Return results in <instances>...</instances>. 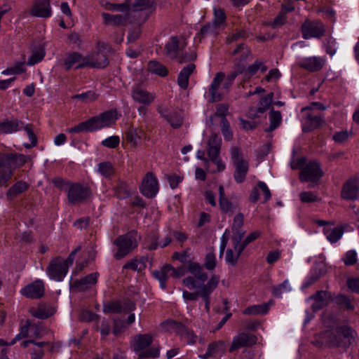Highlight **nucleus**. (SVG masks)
I'll return each mask as SVG.
<instances>
[{
	"label": "nucleus",
	"mask_w": 359,
	"mask_h": 359,
	"mask_svg": "<svg viewBox=\"0 0 359 359\" xmlns=\"http://www.w3.org/2000/svg\"><path fill=\"white\" fill-rule=\"evenodd\" d=\"M118 119L116 109L104 111L97 116L81 122L76 126L67 129L69 133H91L104 128L110 127Z\"/></svg>",
	"instance_id": "1"
},
{
	"label": "nucleus",
	"mask_w": 359,
	"mask_h": 359,
	"mask_svg": "<svg viewBox=\"0 0 359 359\" xmlns=\"http://www.w3.org/2000/svg\"><path fill=\"white\" fill-rule=\"evenodd\" d=\"M330 339L327 344L329 347H339L346 349L355 344L356 331L348 325L339 326L335 333H328Z\"/></svg>",
	"instance_id": "2"
},
{
	"label": "nucleus",
	"mask_w": 359,
	"mask_h": 359,
	"mask_svg": "<svg viewBox=\"0 0 359 359\" xmlns=\"http://www.w3.org/2000/svg\"><path fill=\"white\" fill-rule=\"evenodd\" d=\"M152 342V337L149 334H140L134 337L132 348L135 352L139 353L138 359L158 358L159 356V349L158 348H147Z\"/></svg>",
	"instance_id": "3"
},
{
	"label": "nucleus",
	"mask_w": 359,
	"mask_h": 359,
	"mask_svg": "<svg viewBox=\"0 0 359 359\" xmlns=\"http://www.w3.org/2000/svg\"><path fill=\"white\" fill-rule=\"evenodd\" d=\"M137 232L135 230L118 236L114 241V245L117 248V251L114 255V257L118 260L121 259L137 248Z\"/></svg>",
	"instance_id": "4"
},
{
	"label": "nucleus",
	"mask_w": 359,
	"mask_h": 359,
	"mask_svg": "<svg viewBox=\"0 0 359 359\" xmlns=\"http://www.w3.org/2000/svg\"><path fill=\"white\" fill-rule=\"evenodd\" d=\"M65 191L67 193L68 202L72 205L84 203L91 195L90 189L88 187L79 183L69 184V187L65 188Z\"/></svg>",
	"instance_id": "5"
},
{
	"label": "nucleus",
	"mask_w": 359,
	"mask_h": 359,
	"mask_svg": "<svg viewBox=\"0 0 359 359\" xmlns=\"http://www.w3.org/2000/svg\"><path fill=\"white\" fill-rule=\"evenodd\" d=\"M231 156L235 166L234 179L240 184L245 181V176L248 172V162L243 159L242 153L237 147L231 149Z\"/></svg>",
	"instance_id": "6"
},
{
	"label": "nucleus",
	"mask_w": 359,
	"mask_h": 359,
	"mask_svg": "<svg viewBox=\"0 0 359 359\" xmlns=\"http://www.w3.org/2000/svg\"><path fill=\"white\" fill-rule=\"evenodd\" d=\"M302 36L304 39L310 38H320L325 33V28L323 23L320 20L311 21L309 20L302 25Z\"/></svg>",
	"instance_id": "7"
},
{
	"label": "nucleus",
	"mask_w": 359,
	"mask_h": 359,
	"mask_svg": "<svg viewBox=\"0 0 359 359\" xmlns=\"http://www.w3.org/2000/svg\"><path fill=\"white\" fill-rule=\"evenodd\" d=\"M323 175L320 163L317 161H310L301 170L299 180L305 182H316L320 179Z\"/></svg>",
	"instance_id": "8"
},
{
	"label": "nucleus",
	"mask_w": 359,
	"mask_h": 359,
	"mask_svg": "<svg viewBox=\"0 0 359 359\" xmlns=\"http://www.w3.org/2000/svg\"><path fill=\"white\" fill-rule=\"evenodd\" d=\"M67 266L61 262V257H57L50 262L46 269L48 276L55 280L62 281L67 273Z\"/></svg>",
	"instance_id": "9"
},
{
	"label": "nucleus",
	"mask_w": 359,
	"mask_h": 359,
	"mask_svg": "<svg viewBox=\"0 0 359 359\" xmlns=\"http://www.w3.org/2000/svg\"><path fill=\"white\" fill-rule=\"evenodd\" d=\"M219 282V277L217 275H212L206 284H203L201 288L200 297L205 302V309L206 312L210 311V294L217 288Z\"/></svg>",
	"instance_id": "10"
},
{
	"label": "nucleus",
	"mask_w": 359,
	"mask_h": 359,
	"mask_svg": "<svg viewBox=\"0 0 359 359\" xmlns=\"http://www.w3.org/2000/svg\"><path fill=\"white\" fill-rule=\"evenodd\" d=\"M158 191V181L155 175L152 172H147L144 177L142 187V194L147 198L154 197Z\"/></svg>",
	"instance_id": "11"
},
{
	"label": "nucleus",
	"mask_w": 359,
	"mask_h": 359,
	"mask_svg": "<svg viewBox=\"0 0 359 359\" xmlns=\"http://www.w3.org/2000/svg\"><path fill=\"white\" fill-rule=\"evenodd\" d=\"M161 116L166 120L174 129L180 128L183 124L182 111L180 110L170 111L167 109L158 108Z\"/></svg>",
	"instance_id": "12"
},
{
	"label": "nucleus",
	"mask_w": 359,
	"mask_h": 359,
	"mask_svg": "<svg viewBox=\"0 0 359 359\" xmlns=\"http://www.w3.org/2000/svg\"><path fill=\"white\" fill-rule=\"evenodd\" d=\"M341 197L345 200L353 201L359 198V180L351 178L343 185Z\"/></svg>",
	"instance_id": "13"
},
{
	"label": "nucleus",
	"mask_w": 359,
	"mask_h": 359,
	"mask_svg": "<svg viewBox=\"0 0 359 359\" xmlns=\"http://www.w3.org/2000/svg\"><path fill=\"white\" fill-rule=\"evenodd\" d=\"M257 340V337L254 334L245 332L240 333L233 338L229 352L232 353L242 347L251 346L256 344Z\"/></svg>",
	"instance_id": "14"
},
{
	"label": "nucleus",
	"mask_w": 359,
	"mask_h": 359,
	"mask_svg": "<svg viewBox=\"0 0 359 359\" xmlns=\"http://www.w3.org/2000/svg\"><path fill=\"white\" fill-rule=\"evenodd\" d=\"M21 293L27 298H41L44 294V285L43 281L41 280H35L23 287L21 290Z\"/></svg>",
	"instance_id": "15"
},
{
	"label": "nucleus",
	"mask_w": 359,
	"mask_h": 359,
	"mask_svg": "<svg viewBox=\"0 0 359 359\" xmlns=\"http://www.w3.org/2000/svg\"><path fill=\"white\" fill-rule=\"evenodd\" d=\"M33 16L39 18H49L51 15L52 11L50 0H35L34 5L30 11Z\"/></svg>",
	"instance_id": "16"
},
{
	"label": "nucleus",
	"mask_w": 359,
	"mask_h": 359,
	"mask_svg": "<svg viewBox=\"0 0 359 359\" xmlns=\"http://www.w3.org/2000/svg\"><path fill=\"white\" fill-rule=\"evenodd\" d=\"M224 78L225 74L223 72H217L215 74L209 88L211 102H216L222 100L223 93L219 92V88Z\"/></svg>",
	"instance_id": "17"
},
{
	"label": "nucleus",
	"mask_w": 359,
	"mask_h": 359,
	"mask_svg": "<svg viewBox=\"0 0 359 359\" xmlns=\"http://www.w3.org/2000/svg\"><path fill=\"white\" fill-rule=\"evenodd\" d=\"M131 95L135 102L144 106L150 105L154 101L156 97L154 94L151 93L139 86H135L133 88Z\"/></svg>",
	"instance_id": "18"
},
{
	"label": "nucleus",
	"mask_w": 359,
	"mask_h": 359,
	"mask_svg": "<svg viewBox=\"0 0 359 359\" xmlns=\"http://www.w3.org/2000/svg\"><path fill=\"white\" fill-rule=\"evenodd\" d=\"M325 60L320 57H309L302 59L299 66L309 72H316L320 71L325 65Z\"/></svg>",
	"instance_id": "19"
},
{
	"label": "nucleus",
	"mask_w": 359,
	"mask_h": 359,
	"mask_svg": "<svg viewBox=\"0 0 359 359\" xmlns=\"http://www.w3.org/2000/svg\"><path fill=\"white\" fill-rule=\"evenodd\" d=\"M330 297L331 293L325 290L317 291L315 294L310 296L309 299L314 301L311 305L312 311L316 312L326 306L328 304L327 299Z\"/></svg>",
	"instance_id": "20"
},
{
	"label": "nucleus",
	"mask_w": 359,
	"mask_h": 359,
	"mask_svg": "<svg viewBox=\"0 0 359 359\" xmlns=\"http://www.w3.org/2000/svg\"><path fill=\"white\" fill-rule=\"evenodd\" d=\"M24 127V123L18 118L6 119L0 123V133L7 134L20 130Z\"/></svg>",
	"instance_id": "21"
},
{
	"label": "nucleus",
	"mask_w": 359,
	"mask_h": 359,
	"mask_svg": "<svg viewBox=\"0 0 359 359\" xmlns=\"http://www.w3.org/2000/svg\"><path fill=\"white\" fill-rule=\"evenodd\" d=\"M222 139L217 133H212L207 142V152L209 157L219 155Z\"/></svg>",
	"instance_id": "22"
},
{
	"label": "nucleus",
	"mask_w": 359,
	"mask_h": 359,
	"mask_svg": "<svg viewBox=\"0 0 359 359\" xmlns=\"http://www.w3.org/2000/svg\"><path fill=\"white\" fill-rule=\"evenodd\" d=\"M98 273H92L74 282V287L80 291H85L97 283Z\"/></svg>",
	"instance_id": "23"
},
{
	"label": "nucleus",
	"mask_w": 359,
	"mask_h": 359,
	"mask_svg": "<svg viewBox=\"0 0 359 359\" xmlns=\"http://www.w3.org/2000/svg\"><path fill=\"white\" fill-rule=\"evenodd\" d=\"M29 188V184L22 180L16 182L6 192L8 200L12 201L22 193L27 191Z\"/></svg>",
	"instance_id": "24"
},
{
	"label": "nucleus",
	"mask_w": 359,
	"mask_h": 359,
	"mask_svg": "<svg viewBox=\"0 0 359 359\" xmlns=\"http://www.w3.org/2000/svg\"><path fill=\"white\" fill-rule=\"evenodd\" d=\"M195 68L194 64L189 63L181 70L177 78V83L181 88L185 90L188 88L189 76Z\"/></svg>",
	"instance_id": "25"
},
{
	"label": "nucleus",
	"mask_w": 359,
	"mask_h": 359,
	"mask_svg": "<svg viewBox=\"0 0 359 359\" xmlns=\"http://www.w3.org/2000/svg\"><path fill=\"white\" fill-rule=\"evenodd\" d=\"M306 118L307 121L302 127V130L304 133L313 131L320 127L324 122V118L322 115H312L309 114Z\"/></svg>",
	"instance_id": "26"
},
{
	"label": "nucleus",
	"mask_w": 359,
	"mask_h": 359,
	"mask_svg": "<svg viewBox=\"0 0 359 359\" xmlns=\"http://www.w3.org/2000/svg\"><path fill=\"white\" fill-rule=\"evenodd\" d=\"M144 135V133L141 129L133 126L129 127L126 132V140L135 147L140 144Z\"/></svg>",
	"instance_id": "27"
},
{
	"label": "nucleus",
	"mask_w": 359,
	"mask_h": 359,
	"mask_svg": "<svg viewBox=\"0 0 359 359\" xmlns=\"http://www.w3.org/2000/svg\"><path fill=\"white\" fill-rule=\"evenodd\" d=\"M102 17L105 24L114 26H124L127 21L126 18L120 14L111 15L108 13H102Z\"/></svg>",
	"instance_id": "28"
},
{
	"label": "nucleus",
	"mask_w": 359,
	"mask_h": 359,
	"mask_svg": "<svg viewBox=\"0 0 359 359\" xmlns=\"http://www.w3.org/2000/svg\"><path fill=\"white\" fill-rule=\"evenodd\" d=\"M188 269L189 272L194 276L196 280L203 283L208 280V273L203 271V268L198 263H189Z\"/></svg>",
	"instance_id": "29"
},
{
	"label": "nucleus",
	"mask_w": 359,
	"mask_h": 359,
	"mask_svg": "<svg viewBox=\"0 0 359 359\" xmlns=\"http://www.w3.org/2000/svg\"><path fill=\"white\" fill-rule=\"evenodd\" d=\"M114 194L119 199H125L131 195L130 188L123 181L118 180L114 187Z\"/></svg>",
	"instance_id": "30"
},
{
	"label": "nucleus",
	"mask_w": 359,
	"mask_h": 359,
	"mask_svg": "<svg viewBox=\"0 0 359 359\" xmlns=\"http://www.w3.org/2000/svg\"><path fill=\"white\" fill-rule=\"evenodd\" d=\"M226 344L224 341L218 340L210 343L208 346V349L213 356L215 358L218 355H222L226 349Z\"/></svg>",
	"instance_id": "31"
},
{
	"label": "nucleus",
	"mask_w": 359,
	"mask_h": 359,
	"mask_svg": "<svg viewBox=\"0 0 359 359\" xmlns=\"http://www.w3.org/2000/svg\"><path fill=\"white\" fill-rule=\"evenodd\" d=\"M269 120L270 126L269 128L265 129V131L267 133L274 130L280 126L282 121L280 111H275L273 109H272L269 112Z\"/></svg>",
	"instance_id": "32"
},
{
	"label": "nucleus",
	"mask_w": 359,
	"mask_h": 359,
	"mask_svg": "<svg viewBox=\"0 0 359 359\" xmlns=\"http://www.w3.org/2000/svg\"><path fill=\"white\" fill-rule=\"evenodd\" d=\"M219 205L222 212L232 216L237 210L238 205L230 201L228 198L219 200Z\"/></svg>",
	"instance_id": "33"
},
{
	"label": "nucleus",
	"mask_w": 359,
	"mask_h": 359,
	"mask_svg": "<svg viewBox=\"0 0 359 359\" xmlns=\"http://www.w3.org/2000/svg\"><path fill=\"white\" fill-rule=\"evenodd\" d=\"M343 233L342 227L324 229V233L326 235L327 239L332 243H337L342 236Z\"/></svg>",
	"instance_id": "34"
},
{
	"label": "nucleus",
	"mask_w": 359,
	"mask_h": 359,
	"mask_svg": "<svg viewBox=\"0 0 359 359\" xmlns=\"http://www.w3.org/2000/svg\"><path fill=\"white\" fill-rule=\"evenodd\" d=\"M269 310V305L264 303L248 306L243 311V313L245 315L266 314Z\"/></svg>",
	"instance_id": "35"
},
{
	"label": "nucleus",
	"mask_w": 359,
	"mask_h": 359,
	"mask_svg": "<svg viewBox=\"0 0 359 359\" xmlns=\"http://www.w3.org/2000/svg\"><path fill=\"white\" fill-rule=\"evenodd\" d=\"M148 69L151 73L163 77L167 76L168 73L165 66L156 60H152L149 62Z\"/></svg>",
	"instance_id": "36"
},
{
	"label": "nucleus",
	"mask_w": 359,
	"mask_h": 359,
	"mask_svg": "<svg viewBox=\"0 0 359 359\" xmlns=\"http://www.w3.org/2000/svg\"><path fill=\"white\" fill-rule=\"evenodd\" d=\"M46 52L43 46H39L36 48H34L32 51V55L29 57L27 60V65L32 66L40 61H41L45 57Z\"/></svg>",
	"instance_id": "37"
},
{
	"label": "nucleus",
	"mask_w": 359,
	"mask_h": 359,
	"mask_svg": "<svg viewBox=\"0 0 359 359\" xmlns=\"http://www.w3.org/2000/svg\"><path fill=\"white\" fill-rule=\"evenodd\" d=\"M163 324L167 326L169 330L173 331L177 334H179L182 337L183 336L184 332L187 331V329L188 328L182 323L173 320H168L165 321Z\"/></svg>",
	"instance_id": "38"
},
{
	"label": "nucleus",
	"mask_w": 359,
	"mask_h": 359,
	"mask_svg": "<svg viewBox=\"0 0 359 359\" xmlns=\"http://www.w3.org/2000/svg\"><path fill=\"white\" fill-rule=\"evenodd\" d=\"M219 27L218 26H216L212 22L208 23L202 27L198 33V36L200 37V39L208 35H212L215 36L219 34Z\"/></svg>",
	"instance_id": "39"
},
{
	"label": "nucleus",
	"mask_w": 359,
	"mask_h": 359,
	"mask_svg": "<svg viewBox=\"0 0 359 359\" xmlns=\"http://www.w3.org/2000/svg\"><path fill=\"white\" fill-rule=\"evenodd\" d=\"M335 303L341 308L348 310L353 311L355 309L351 299L343 294H338L334 298Z\"/></svg>",
	"instance_id": "40"
},
{
	"label": "nucleus",
	"mask_w": 359,
	"mask_h": 359,
	"mask_svg": "<svg viewBox=\"0 0 359 359\" xmlns=\"http://www.w3.org/2000/svg\"><path fill=\"white\" fill-rule=\"evenodd\" d=\"M22 128H24V130H25V132L27 133V134L29 137V139L31 141L30 144L25 143L24 147L26 149H31L34 147H36L38 143V140H37L36 135L34 133L33 125L32 124H26V125L24 124V127Z\"/></svg>",
	"instance_id": "41"
},
{
	"label": "nucleus",
	"mask_w": 359,
	"mask_h": 359,
	"mask_svg": "<svg viewBox=\"0 0 359 359\" xmlns=\"http://www.w3.org/2000/svg\"><path fill=\"white\" fill-rule=\"evenodd\" d=\"M97 171L106 178L111 177L115 172L114 166L109 161L100 163L98 164Z\"/></svg>",
	"instance_id": "42"
},
{
	"label": "nucleus",
	"mask_w": 359,
	"mask_h": 359,
	"mask_svg": "<svg viewBox=\"0 0 359 359\" xmlns=\"http://www.w3.org/2000/svg\"><path fill=\"white\" fill-rule=\"evenodd\" d=\"M152 274L154 277L159 280L161 288L165 289L166 287V282L169 276V273L168 269L166 268V264L164 265L161 269V270L154 271Z\"/></svg>",
	"instance_id": "43"
},
{
	"label": "nucleus",
	"mask_w": 359,
	"mask_h": 359,
	"mask_svg": "<svg viewBox=\"0 0 359 359\" xmlns=\"http://www.w3.org/2000/svg\"><path fill=\"white\" fill-rule=\"evenodd\" d=\"M179 49V40L177 36H172L165 45L166 55L170 57H177V51Z\"/></svg>",
	"instance_id": "44"
},
{
	"label": "nucleus",
	"mask_w": 359,
	"mask_h": 359,
	"mask_svg": "<svg viewBox=\"0 0 359 359\" xmlns=\"http://www.w3.org/2000/svg\"><path fill=\"white\" fill-rule=\"evenodd\" d=\"M55 313V309L51 306L46 307V306H40L33 313V315L39 319H46L53 316Z\"/></svg>",
	"instance_id": "45"
},
{
	"label": "nucleus",
	"mask_w": 359,
	"mask_h": 359,
	"mask_svg": "<svg viewBox=\"0 0 359 359\" xmlns=\"http://www.w3.org/2000/svg\"><path fill=\"white\" fill-rule=\"evenodd\" d=\"M273 97V93H270L262 97L259 102V107L256 109V111L262 114L269 109L272 102Z\"/></svg>",
	"instance_id": "46"
},
{
	"label": "nucleus",
	"mask_w": 359,
	"mask_h": 359,
	"mask_svg": "<svg viewBox=\"0 0 359 359\" xmlns=\"http://www.w3.org/2000/svg\"><path fill=\"white\" fill-rule=\"evenodd\" d=\"M82 59V55L77 52H74L67 55L65 60V65L67 71H69L72 67L79 62Z\"/></svg>",
	"instance_id": "47"
},
{
	"label": "nucleus",
	"mask_w": 359,
	"mask_h": 359,
	"mask_svg": "<svg viewBox=\"0 0 359 359\" xmlns=\"http://www.w3.org/2000/svg\"><path fill=\"white\" fill-rule=\"evenodd\" d=\"M220 128L224 138L226 141H230L233 138V133L230 130V124L226 117L220 120Z\"/></svg>",
	"instance_id": "48"
},
{
	"label": "nucleus",
	"mask_w": 359,
	"mask_h": 359,
	"mask_svg": "<svg viewBox=\"0 0 359 359\" xmlns=\"http://www.w3.org/2000/svg\"><path fill=\"white\" fill-rule=\"evenodd\" d=\"M153 4L154 0H135L130 6L133 11H139L148 9L151 8Z\"/></svg>",
	"instance_id": "49"
},
{
	"label": "nucleus",
	"mask_w": 359,
	"mask_h": 359,
	"mask_svg": "<svg viewBox=\"0 0 359 359\" xmlns=\"http://www.w3.org/2000/svg\"><path fill=\"white\" fill-rule=\"evenodd\" d=\"M241 53L239 60H242L245 62V60L250 55L251 51L245 43L239 44L236 49L232 52V55H235Z\"/></svg>",
	"instance_id": "50"
},
{
	"label": "nucleus",
	"mask_w": 359,
	"mask_h": 359,
	"mask_svg": "<svg viewBox=\"0 0 359 359\" xmlns=\"http://www.w3.org/2000/svg\"><path fill=\"white\" fill-rule=\"evenodd\" d=\"M13 168L11 154H0V169L8 170Z\"/></svg>",
	"instance_id": "51"
},
{
	"label": "nucleus",
	"mask_w": 359,
	"mask_h": 359,
	"mask_svg": "<svg viewBox=\"0 0 359 359\" xmlns=\"http://www.w3.org/2000/svg\"><path fill=\"white\" fill-rule=\"evenodd\" d=\"M72 98L76 100H81L86 102H90L97 100L98 98V95L96 94L94 91L89 90L86 93L75 95L72 97Z\"/></svg>",
	"instance_id": "52"
},
{
	"label": "nucleus",
	"mask_w": 359,
	"mask_h": 359,
	"mask_svg": "<svg viewBox=\"0 0 359 359\" xmlns=\"http://www.w3.org/2000/svg\"><path fill=\"white\" fill-rule=\"evenodd\" d=\"M13 168L22 166L27 161V157L21 154L11 153Z\"/></svg>",
	"instance_id": "53"
},
{
	"label": "nucleus",
	"mask_w": 359,
	"mask_h": 359,
	"mask_svg": "<svg viewBox=\"0 0 359 359\" xmlns=\"http://www.w3.org/2000/svg\"><path fill=\"white\" fill-rule=\"evenodd\" d=\"M248 36L249 34L245 30H237L231 36L226 38V43H231L239 39H245L248 37Z\"/></svg>",
	"instance_id": "54"
},
{
	"label": "nucleus",
	"mask_w": 359,
	"mask_h": 359,
	"mask_svg": "<svg viewBox=\"0 0 359 359\" xmlns=\"http://www.w3.org/2000/svg\"><path fill=\"white\" fill-rule=\"evenodd\" d=\"M229 106L226 104L222 103L219 104L216 107V112L210 117V119L213 121L216 118H220L222 120L223 117H226V113L227 112Z\"/></svg>",
	"instance_id": "55"
},
{
	"label": "nucleus",
	"mask_w": 359,
	"mask_h": 359,
	"mask_svg": "<svg viewBox=\"0 0 359 359\" xmlns=\"http://www.w3.org/2000/svg\"><path fill=\"white\" fill-rule=\"evenodd\" d=\"M204 266L210 271L213 270L216 267V258L213 251H211L206 255Z\"/></svg>",
	"instance_id": "56"
},
{
	"label": "nucleus",
	"mask_w": 359,
	"mask_h": 359,
	"mask_svg": "<svg viewBox=\"0 0 359 359\" xmlns=\"http://www.w3.org/2000/svg\"><path fill=\"white\" fill-rule=\"evenodd\" d=\"M123 269H131L135 271H142L144 270V266L142 263L137 262V259H135L126 262L123 265Z\"/></svg>",
	"instance_id": "57"
},
{
	"label": "nucleus",
	"mask_w": 359,
	"mask_h": 359,
	"mask_svg": "<svg viewBox=\"0 0 359 359\" xmlns=\"http://www.w3.org/2000/svg\"><path fill=\"white\" fill-rule=\"evenodd\" d=\"M130 0H126V1L123 4H109L107 9L109 11H128L130 7Z\"/></svg>",
	"instance_id": "58"
},
{
	"label": "nucleus",
	"mask_w": 359,
	"mask_h": 359,
	"mask_svg": "<svg viewBox=\"0 0 359 359\" xmlns=\"http://www.w3.org/2000/svg\"><path fill=\"white\" fill-rule=\"evenodd\" d=\"M120 142V138L118 136L114 135L109 137L102 142V145L111 149L117 147Z\"/></svg>",
	"instance_id": "59"
},
{
	"label": "nucleus",
	"mask_w": 359,
	"mask_h": 359,
	"mask_svg": "<svg viewBox=\"0 0 359 359\" xmlns=\"http://www.w3.org/2000/svg\"><path fill=\"white\" fill-rule=\"evenodd\" d=\"M104 311L114 313H123V310L121 309V302H114L109 303V304L104 306Z\"/></svg>",
	"instance_id": "60"
},
{
	"label": "nucleus",
	"mask_w": 359,
	"mask_h": 359,
	"mask_svg": "<svg viewBox=\"0 0 359 359\" xmlns=\"http://www.w3.org/2000/svg\"><path fill=\"white\" fill-rule=\"evenodd\" d=\"M214 15L215 18L212 22L216 26H218L219 27L224 23L226 20V15L224 12L219 8V9H215L214 10Z\"/></svg>",
	"instance_id": "61"
},
{
	"label": "nucleus",
	"mask_w": 359,
	"mask_h": 359,
	"mask_svg": "<svg viewBox=\"0 0 359 359\" xmlns=\"http://www.w3.org/2000/svg\"><path fill=\"white\" fill-rule=\"evenodd\" d=\"M142 30L140 26H136L131 29L129 32L127 40L128 43H134L141 36Z\"/></svg>",
	"instance_id": "62"
},
{
	"label": "nucleus",
	"mask_w": 359,
	"mask_h": 359,
	"mask_svg": "<svg viewBox=\"0 0 359 359\" xmlns=\"http://www.w3.org/2000/svg\"><path fill=\"white\" fill-rule=\"evenodd\" d=\"M288 286V280H285L282 283L278 284L273 287V294L276 297H280L284 291L290 290Z\"/></svg>",
	"instance_id": "63"
},
{
	"label": "nucleus",
	"mask_w": 359,
	"mask_h": 359,
	"mask_svg": "<svg viewBox=\"0 0 359 359\" xmlns=\"http://www.w3.org/2000/svg\"><path fill=\"white\" fill-rule=\"evenodd\" d=\"M172 258L174 259L180 261L181 263H191V257L190 254L188 253L187 250H184L182 252H174L172 255Z\"/></svg>",
	"instance_id": "64"
}]
</instances>
